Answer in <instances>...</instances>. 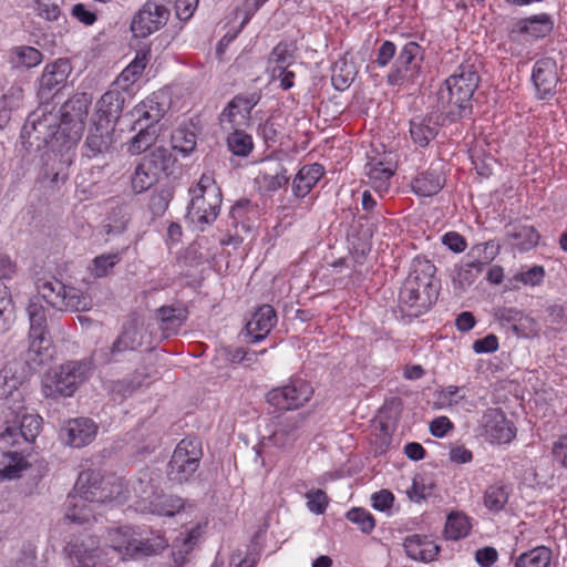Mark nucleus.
<instances>
[{"mask_svg":"<svg viewBox=\"0 0 567 567\" xmlns=\"http://www.w3.org/2000/svg\"><path fill=\"white\" fill-rule=\"evenodd\" d=\"M551 560V550L546 546H537L520 554L515 559V567H547Z\"/></svg>","mask_w":567,"mask_h":567,"instance_id":"37","label":"nucleus"},{"mask_svg":"<svg viewBox=\"0 0 567 567\" xmlns=\"http://www.w3.org/2000/svg\"><path fill=\"white\" fill-rule=\"evenodd\" d=\"M302 421L303 416L300 414L278 421L267 441L272 446L282 451L290 449L299 437V429Z\"/></svg>","mask_w":567,"mask_h":567,"instance_id":"23","label":"nucleus"},{"mask_svg":"<svg viewBox=\"0 0 567 567\" xmlns=\"http://www.w3.org/2000/svg\"><path fill=\"white\" fill-rule=\"evenodd\" d=\"M288 181L287 169L280 162L274 159L264 161L255 177V183L259 190L265 193L280 189L287 185Z\"/></svg>","mask_w":567,"mask_h":567,"instance_id":"21","label":"nucleus"},{"mask_svg":"<svg viewBox=\"0 0 567 567\" xmlns=\"http://www.w3.org/2000/svg\"><path fill=\"white\" fill-rule=\"evenodd\" d=\"M554 25L553 17L543 12L515 21L508 29V38L515 42L545 38L553 31Z\"/></svg>","mask_w":567,"mask_h":567,"instance_id":"14","label":"nucleus"},{"mask_svg":"<svg viewBox=\"0 0 567 567\" xmlns=\"http://www.w3.org/2000/svg\"><path fill=\"white\" fill-rule=\"evenodd\" d=\"M324 171L320 164L302 166L292 181V192L296 197H305L322 177Z\"/></svg>","mask_w":567,"mask_h":567,"instance_id":"30","label":"nucleus"},{"mask_svg":"<svg viewBox=\"0 0 567 567\" xmlns=\"http://www.w3.org/2000/svg\"><path fill=\"white\" fill-rule=\"evenodd\" d=\"M347 518L357 524L363 533H370L375 526L373 516L363 508L350 509L347 513Z\"/></svg>","mask_w":567,"mask_h":567,"instance_id":"58","label":"nucleus"},{"mask_svg":"<svg viewBox=\"0 0 567 567\" xmlns=\"http://www.w3.org/2000/svg\"><path fill=\"white\" fill-rule=\"evenodd\" d=\"M14 414L12 425H8L0 433V449L6 450L10 446H19L21 442L31 443L39 435L42 419L39 414L29 412L23 405L16 408L9 406Z\"/></svg>","mask_w":567,"mask_h":567,"instance_id":"8","label":"nucleus"},{"mask_svg":"<svg viewBox=\"0 0 567 567\" xmlns=\"http://www.w3.org/2000/svg\"><path fill=\"white\" fill-rule=\"evenodd\" d=\"M62 301L61 306H53L61 311H87L92 307V299L81 289L64 285V292L59 293Z\"/></svg>","mask_w":567,"mask_h":567,"instance_id":"32","label":"nucleus"},{"mask_svg":"<svg viewBox=\"0 0 567 567\" xmlns=\"http://www.w3.org/2000/svg\"><path fill=\"white\" fill-rule=\"evenodd\" d=\"M27 379V374L20 362H9L0 370V400L12 399L19 403L21 393L19 386Z\"/></svg>","mask_w":567,"mask_h":567,"instance_id":"22","label":"nucleus"},{"mask_svg":"<svg viewBox=\"0 0 567 567\" xmlns=\"http://www.w3.org/2000/svg\"><path fill=\"white\" fill-rule=\"evenodd\" d=\"M158 315L163 323L162 329L164 330H175L187 318V311L185 309L168 306L159 308Z\"/></svg>","mask_w":567,"mask_h":567,"instance_id":"52","label":"nucleus"},{"mask_svg":"<svg viewBox=\"0 0 567 567\" xmlns=\"http://www.w3.org/2000/svg\"><path fill=\"white\" fill-rule=\"evenodd\" d=\"M498 558V553L494 547H483L476 550L475 560L481 567L493 566Z\"/></svg>","mask_w":567,"mask_h":567,"instance_id":"64","label":"nucleus"},{"mask_svg":"<svg viewBox=\"0 0 567 567\" xmlns=\"http://www.w3.org/2000/svg\"><path fill=\"white\" fill-rule=\"evenodd\" d=\"M395 52V44L391 41H384L378 49L375 63L381 68L386 66L389 62L394 58Z\"/></svg>","mask_w":567,"mask_h":567,"instance_id":"63","label":"nucleus"},{"mask_svg":"<svg viewBox=\"0 0 567 567\" xmlns=\"http://www.w3.org/2000/svg\"><path fill=\"white\" fill-rule=\"evenodd\" d=\"M169 11L156 2H146L134 16L131 30L136 38H146L166 24Z\"/></svg>","mask_w":567,"mask_h":567,"instance_id":"15","label":"nucleus"},{"mask_svg":"<svg viewBox=\"0 0 567 567\" xmlns=\"http://www.w3.org/2000/svg\"><path fill=\"white\" fill-rule=\"evenodd\" d=\"M92 367L84 361H70L60 367L53 378L43 384L47 398L72 396L91 375Z\"/></svg>","mask_w":567,"mask_h":567,"instance_id":"6","label":"nucleus"},{"mask_svg":"<svg viewBox=\"0 0 567 567\" xmlns=\"http://www.w3.org/2000/svg\"><path fill=\"white\" fill-rule=\"evenodd\" d=\"M532 81L539 99L545 100L554 96L559 82L556 61L553 58L537 60L532 70Z\"/></svg>","mask_w":567,"mask_h":567,"instance_id":"16","label":"nucleus"},{"mask_svg":"<svg viewBox=\"0 0 567 567\" xmlns=\"http://www.w3.org/2000/svg\"><path fill=\"white\" fill-rule=\"evenodd\" d=\"M484 435L492 443L506 444L515 436L513 423L499 409L487 410L482 417Z\"/></svg>","mask_w":567,"mask_h":567,"instance_id":"17","label":"nucleus"},{"mask_svg":"<svg viewBox=\"0 0 567 567\" xmlns=\"http://www.w3.org/2000/svg\"><path fill=\"white\" fill-rule=\"evenodd\" d=\"M268 0H243L241 4H238L234 11L236 19H240L241 29L251 17L267 2Z\"/></svg>","mask_w":567,"mask_h":567,"instance_id":"56","label":"nucleus"},{"mask_svg":"<svg viewBox=\"0 0 567 567\" xmlns=\"http://www.w3.org/2000/svg\"><path fill=\"white\" fill-rule=\"evenodd\" d=\"M96 424L86 417L69 421L63 427V440L73 447H82L90 444L96 436Z\"/></svg>","mask_w":567,"mask_h":567,"instance_id":"24","label":"nucleus"},{"mask_svg":"<svg viewBox=\"0 0 567 567\" xmlns=\"http://www.w3.org/2000/svg\"><path fill=\"white\" fill-rule=\"evenodd\" d=\"M422 59L423 51L416 42L404 44L392 66V71L388 74V83L400 85L404 82L414 81L420 71Z\"/></svg>","mask_w":567,"mask_h":567,"instance_id":"11","label":"nucleus"},{"mask_svg":"<svg viewBox=\"0 0 567 567\" xmlns=\"http://www.w3.org/2000/svg\"><path fill=\"white\" fill-rule=\"evenodd\" d=\"M245 128L230 131L227 137L229 151L238 156H246L252 148L251 137L245 133Z\"/></svg>","mask_w":567,"mask_h":567,"instance_id":"50","label":"nucleus"},{"mask_svg":"<svg viewBox=\"0 0 567 567\" xmlns=\"http://www.w3.org/2000/svg\"><path fill=\"white\" fill-rule=\"evenodd\" d=\"M92 96L78 93L69 99L58 113L49 111L48 105L33 112L23 126V132L32 131L35 138L51 147L71 148L81 138Z\"/></svg>","mask_w":567,"mask_h":567,"instance_id":"1","label":"nucleus"},{"mask_svg":"<svg viewBox=\"0 0 567 567\" xmlns=\"http://www.w3.org/2000/svg\"><path fill=\"white\" fill-rule=\"evenodd\" d=\"M277 322V316L274 308L269 305H262L251 316L246 323L248 336L252 342H258L266 338Z\"/></svg>","mask_w":567,"mask_h":567,"instance_id":"26","label":"nucleus"},{"mask_svg":"<svg viewBox=\"0 0 567 567\" xmlns=\"http://www.w3.org/2000/svg\"><path fill=\"white\" fill-rule=\"evenodd\" d=\"M147 64L146 53H137L135 59L121 72L113 85L128 92L132 85L141 78Z\"/></svg>","mask_w":567,"mask_h":567,"instance_id":"34","label":"nucleus"},{"mask_svg":"<svg viewBox=\"0 0 567 567\" xmlns=\"http://www.w3.org/2000/svg\"><path fill=\"white\" fill-rule=\"evenodd\" d=\"M513 329L520 337L534 338L539 333L540 324L534 318L520 313L517 322L514 323Z\"/></svg>","mask_w":567,"mask_h":567,"instance_id":"57","label":"nucleus"},{"mask_svg":"<svg viewBox=\"0 0 567 567\" xmlns=\"http://www.w3.org/2000/svg\"><path fill=\"white\" fill-rule=\"evenodd\" d=\"M435 267L427 260H415L413 270L404 280L400 290V301L412 315L426 311L436 300L437 291L433 285Z\"/></svg>","mask_w":567,"mask_h":567,"instance_id":"4","label":"nucleus"},{"mask_svg":"<svg viewBox=\"0 0 567 567\" xmlns=\"http://www.w3.org/2000/svg\"><path fill=\"white\" fill-rule=\"evenodd\" d=\"M131 212L127 205H121L113 208L107 217V223L104 226L107 229V234H120L124 231L128 224Z\"/></svg>","mask_w":567,"mask_h":567,"instance_id":"51","label":"nucleus"},{"mask_svg":"<svg viewBox=\"0 0 567 567\" xmlns=\"http://www.w3.org/2000/svg\"><path fill=\"white\" fill-rule=\"evenodd\" d=\"M40 296H33L29 299L27 313L30 321V334L38 336L39 331H45L47 311L41 302Z\"/></svg>","mask_w":567,"mask_h":567,"instance_id":"38","label":"nucleus"},{"mask_svg":"<svg viewBox=\"0 0 567 567\" xmlns=\"http://www.w3.org/2000/svg\"><path fill=\"white\" fill-rule=\"evenodd\" d=\"M203 456L202 443L196 437H186L175 447L167 468V477L175 483L187 482L198 470Z\"/></svg>","mask_w":567,"mask_h":567,"instance_id":"7","label":"nucleus"},{"mask_svg":"<svg viewBox=\"0 0 567 567\" xmlns=\"http://www.w3.org/2000/svg\"><path fill=\"white\" fill-rule=\"evenodd\" d=\"M497 252L498 246L492 241L473 246L470 251L473 260L464 265L460 276L470 282L482 272L485 265H488L496 257Z\"/></svg>","mask_w":567,"mask_h":567,"instance_id":"25","label":"nucleus"},{"mask_svg":"<svg viewBox=\"0 0 567 567\" xmlns=\"http://www.w3.org/2000/svg\"><path fill=\"white\" fill-rule=\"evenodd\" d=\"M29 339L30 343L25 354V363L30 370H35L52 359L53 350L50 339L45 336V331H39L38 336L29 333Z\"/></svg>","mask_w":567,"mask_h":567,"instance_id":"29","label":"nucleus"},{"mask_svg":"<svg viewBox=\"0 0 567 567\" xmlns=\"http://www.w3.org/2000/svg\"><path fill=\"white\" fill-rule=\"evenodd\" d=\"M268 0H243L241 4H238L234 11L236 19H240L241 29L251 17L267 2Z\"/></svg>","mask_w":567,"mask_h":567,"instance_id":"55","label":"nucleus"},{"mask_svg":"<svg viewBox=\"0 0 567 567\" xmlns=\"http://www.w3.org/2000/svg\"><path fill=\"white\" fill-rule=\"evenodd\" d=\"M121 261L120 252H109L96 256L87 266L90 275L94 278H103L112 272L113 268Z\"/></svg>","mask_w":567,"mask_h":567,"instance_id":"42","label":"nucleus"},{"mask_svg":"<svg viewBox=\"0 0 567 567\" xmlns=\"http://www.w3.org/2000/svg\"><path fill=\"white\" fill-rule=\"evenodd\" d=\"M23 100V90L21 86L13 85L11 86L7 93L2 96L0 101V109L3 110H14L18 109Z\"/></svg>","mask_w":567,"mask_h":567,"instance_id":"61","label":"nucleus"},{"mask_svg":"<svg viewBox=\"0 0 567 567\" xmlns=\"http://www.w3.org/2000/svg\"><path fill=\"white\" fill-rule=\"evenodd\" d=\"M358 71L353 61L342 56L336 61L332 68L331 81L333 86L343 91L350 86L355 79Z\"/></svg>","mask_w":567,"mask_h":567,"instance_id":"35","label":"nucleus"},{"mask_svg":"<svg viewBox=\"0 0 567 567\" xmlns=\"http://www.w3.org/2000/svg\"><path fill=\"white\" fill-rule=\"evenodd\" d=\"M172 163L173 158L167 148L164 146L151 148L135 167L132 177L133 190L140 194L151 188Z\"/></svg>","mask_w":567,"mask_h":567,"instance_id":"9","label":"nucleus"},{"mask_svg":"<svg viewBox=\"0 0 567 567\" xmlns=\"http://www.w3.org/2000/svg\"><path fill=\"white\" fill-rule=\"evenodd\" d=\"M38 292L52 308L53 306H61L62 301L59 293L64 292V284L56 278H51L38 285Z\"/></svg>","mask_w":567,"mask_h":567,"instance_id":"47","label":"nucleus"},{"mask_svg":"<svg viewBox=\"0 0 567 567\" xmlns=\"http://www.w3.org/2000/svg\"><path fill=\"white\" fill-rule=\"evenodd\" d=\"M142 346V332L135 327L125 328L120 337L115 340L112 346L111 354L115 358L117 354L135 350Z\"/></svg>","mask_w":567,"mask_h":567,"instance_id":"40","label":"nucleus"},{"mask_svg":"<svg viewBox=\"0 0 567 567\" xmlns=\"http://www.w3.org/2000/svg\"><path fill=\"white\" fill-rule=\"evenodd\" d=\"M64 550L73 567H94L101 551L99 540L93 536L70 542Z\"/></svg>","mask_w":567,"mask_h":567,"instance_id":"19","label":"nucleus"},{"mask_svg":"<svg viewBox=\"0 0 567 567\" xmlns=\"http://www.w3.org/2000/svg\"><path fill=\"white\" fill-rule=\"evenodd\" d=\"M124 99L118 91L111 90L105 92L96 103L94 122L111 125L116 121L122 112Z\"/></svg>","mask_w":567,"mask_h":567,"instance_id":"28","label":"nucleus"},{"mask_svg":"<svg viewBox=\"0 0 567 567\" xmlns=\"http://www.w3.org/2000/svg\"><path fill=\"white\" fill-rule=\"evenodd\" d=\"M14 321V310L11 300L0 303V333L7 332Z\"/></svg>","mask_w":567,"mask_h":567,"instance_id":"62","label":"nucleus"},{"mask_svg":"<svg viewBox=\"0 0 567 567\" xmlns=\"http://www.w3.org/2000/svg\"><path fill=\"white\" fill-rule=\"evenodd\" d=\"M42 53L33 47H17L11 52V63L14 66L34 68L42 62Z\"/></svg>","mask_w":567,"mask_h":567,"instance_id":"43","label":"nucleus"},{"mask_svg":"<svg viewBox=\"0 0 567 567\" xmlns=\"http://www.w3.org/2000/svg\"><path fill=\"white\" fill-rule=\"evenodd\" d=\"M410 133L416 144L426 146L436 135V126L425 118H414L411 121Z\"/></svg>","mask_w":567,"mask_h":567,"instance_id":"44","label":"nucleus"},{"mask_svg":"<svg viewBox=\"0 0 567 567\" xmlns=\"http://www.w3.org/2000/svg\"><path fill=\"white\" fill-rule=\"evenodd\" d=\"M307 507L311 513L322 514L328 505V497L321 489L310 491L306 494Z\"/></svg>","mask_w":567,"mask_h":567,"instance_id":"60","label":"nucleus"},{"mask_svg":"<svg viewBox=\"0 0 567 567\" xmlns=\"http://www.w3.org/2000/svg\"><path fill=\"white\" fill-rule=\"evenodd\" d=\"M513 237L515 239L513 246L520 251H526L535 247L539 239V235L532 227H520L513 234Z\"/></svg>","mask_w":567,"mask_h":567,"instance_id":"54","label":"nucleus"},{"mask_svg":"<svg viewBox=\"0 0 567 567\" xmlns=\"http://www.w3.org/2000/svg\"><path fill=\"white\" fill-rule=\"evenodd\" d=\"M113 142L112 126L94 122L85 141V156L96 157L109 153Z\"/></svg>","mask_w":567,"mask_h":567,"instance_id":"27","label":"nucleus"},{"mask_svg":"<svg viewBox=\"0 0 567 567\" xmlns=\"http://www.w3.org/2000/svg\"><path fill=\"white\" fill-rule=\"evenodd\" d=\"M147 474L144 478L140 477L137 485L134 486L136 494H140V499L136 504V509L146 513L155 514L158 516H174L184 507V501L178 496H171L158 493L152 484L147 481Z\"/></svg>","mask_w":567,"mask_h":567,"instance_id":"10","label":"nucleus"},{"mask_svg":"<svg viewBox=\"0 0 567 567\" xmlns=\"http://www.w3.org/2000/svg\"><path fill=\"white\" fill-rule=\"evenodd\" d=\"M394 172L395 163L390 154L370 156L365 165V174L369 178V184L381 195L389 190Z\"/></svg>","mask_w":567,"mask_h":567,"instance_id":"18","label":"nucleus"},{"mask_svg":"<svg viewBox=\"0 0 567 567\" xmlns=\"http://www.w3.org/2000/svg\"><path fill=\"white\" fill-rule=\"evenodd\" d=\"M443 187V178L436 172H426L414 178L412 188L419 196H433Z\"/></svg>","mask_w":567,"mask_h":567,"instance_id":"36","label":"nucleus"},{"mask_svg":"<svg viewBox=\"0 0 567 567\" xmlns=\"http://www.w3.org/2000/svg\"><path fill=\"white\" fill-rule=\"evenodd\" d=\"M472 525L470 518L461 513H452L447 516L444 534L447 539L457 540L470 533Z\"/></svg>","mask_w":567,"mask_h":567,"instance_id":"41","label":"nucleus"},{"mask_svg":"<svg viewBox=\"0 0 567 567\" xmlns=\"http://www.w3.org/2000/svg\"><path fill=\"white\" fill-rule=\"evenodd\" d=\"M167 545L168 542L163 535L152 534L151 536L144 537L137 534L135 540L136 558L156 555L161 553L163 549H165Z\"/></svg>","mask_w":567,"mask_h":567,"instance_id":"39","label":"nucleus"},{"mask_svg":"<svg viewBox=\"0 0 567 567\" xmlns=\"http://www.w3.org/2000/svg\"><path fill=\"white\" fill-rule=\"evenodd\" d=\"M171 142L175 151L187 155L196 147V134L187 127H178L172 134Z\"/></svg>","mask_w":567,"mask_h":567,"instance_id":"48","label":"nucleus"},{"mask_svg":"<svg viewBox=\"0 0 567 567\" xmlns=\"http://www.w3.org/2000/svg\"><path fill=\"white\" fill-rule=\"evenodd\" d=\"M133 115L140 122L143 118L157 122L162 117V109L153 99H147L134 107Z\"/></svg>","mask_w":567,"mask_h":567,"instance_id":"53","label":"nucleus"},{"mask_svg":"<svg viewBox=\"0 0 567 567\" xmlns=\"http://www.w3.org/2000/svg\"><path fill=\"white\" fill-rule=\"evenodd\" d=\"M156 141V131L153 125L141 128L140 132L128 142V152L132 155L141 154L150 150Z\"/></svg>","mask_w":567,"mask_h":567,"instance_id":"46","label":"nucleus"},{"mask_svg":"<svg viewBox=\"0 0 567 567\" xmlns=\"http://www.w3.org/2000/svg\"><path fill=\"white\" fill-rule=\"evenodd\" d=\"M313 389L305 380L297 379L287 385L272 389L267 401L280 410H296L303 406L312 396Z\"/></svg>","mask_w":567,"mask_h":567,"instance_id":"12","label":"nucleus"},{"mask_svg":"<svg viewBox=\"0 0 567 567\" xmlns=\"http://www.w3.org/2000/svg\"><path fill=\"white\" fill-rule=\"evenodd\" d=\"M293 56L291 54V51L289 49L288 44L279 43L277 44L268 59L271 78H277V70L289 68L292 64Z\"/></svg>","mask_w":567,"mask_h":567,"instance_id":"45","label":"nucleus"},{"mask_svg":"<svg viewBox=\"0 0 567 567\" xmlns=\"http://www.w3.org/2000/svg\"><path fill=\"white\" fill-rule=\"evenodd\" d=\"M136 536L137 532L131 526L111 527L104 535V542L125 560L136 558Z\"/></svg>","mask_w":567,"mask_h":567,"instance_id":"20","label":"nucleus"},{"mask_svg":"<svg viewBox=\"0 0 567 567\" xmlns=\"http://www.w3.org/2000/svg\"><path fill=\"white\" fill-rule=\"evenodd\" d=\"M116 498L106 493L97 473L84 471L80 473L73 492L68 495L65 517L74 523L89 522L95 517V513L104 503Z\"/></svg>","mask_w":567,"mask_h":567,"instance_id":"2","label":"nucleus"},{"mask_svg":"<svg viewBox=\"0 0 567 567\" xmlns=\"http://www.w3.org/2000/svg\"><path fill=\"white\" fill-rule=\"evenodd\" d=\"M478 85L473 65H460L437 91V109L452 121L471 112L472 96Z\"/></svg>","mask_w":567,"mask_h":567,"instance_id":"3","label":"nucleus"},{"mask_svg":"<svg viewBox=\"0 0 567 567\" xmlns=\"http://www.w3.org/2000/svg\"><path fill=\"white\" fill-rule=\"evenodd\" d=\"M71 72L69 61L59 59L48 64L40 78V86L43 90L51 91L53 87L66 81Z\"/></svg>","mask_w":567,"mask_h":567,"instance_id":"33","label":"nucleus"},{"mask_svg":"<svg viewBox=\"0 0 567 567\" xmlns=\"http://www.w3.org/2000/svg\"><path fill=\"white\" fill-rule=\"evenodd\" d=\"M545 278V269L542 266H533L527 270L516 274L512 280L519 281L525 286H539Z\"/></svg>","mask_w":567,"mask_h":567,"instance_id":"59","label":"nucleus"},{"mask_svg":"<svg viewBox=\"0 0 567 567\" xmlns=\"http://www.w3.org/2000/svg\"><path fill=\"white\" fill-rule=\"evenodd\" d=\"M404 549L409 557L421 561H432L440 550L436 544L419 535L408 537Z\"/></svg>","mask_w":567,"mask_h":567,"instance_id":"31","label":"nucleus"},{"mask_svg":"<svg viewBox=\"0 0 567 567\" xmlns=\"http://www.w3.org/2000/svg\"><path fill=\"white\" fill-rule=\"evenodd\" d=\"M508 502V491L504 485H492L484 494V505L492 512L502 511Z\"/></svg>","mask_w":567,"mask_h":567,"instance_id":"49","label":"nucleus"},{"mask_svg":"<svg viewBox=\"0 0 567 567\" xmlns=\"http://www.w3.org/2000/svg\"><path fill=\"white\" fill-rule=\"evenodd\" d=\"M259 100L260 94L257 92L235 96L219 116L221 128L225 132L246 128L249 125L251 110Z\"/></svg>","mask_w":567,"mask_h":567,"instance_id":"13","label":"nucleus"},{"mask_svg":"<svg viewBox=\"0 0 567 567\" xmlns=\"http://www.w3.org/2000/svg\"><path fill=\"white\" fill-rule=\"evenodd\" d=\"M223 197L219 186L209 173H204L192 189V200L187 218L194 226L204 230L219 215Z\"/></svg>","mask_w":567,"mask_h":567,"instance_id":"5","label":"nucleus"}]
</instances>
